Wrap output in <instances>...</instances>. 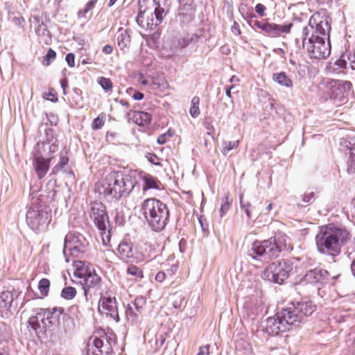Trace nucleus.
Segmentation results:
<instances>
[{
    "mask_svg": "<svg viewBox=\"0 0 355 355\" xmlns=\"http://www.w3.org/2000/svg\"><path fill=\"white\" fill-rule=\"evenodd\" d=\"M315 310V306L309 301L291 302L286 308L268 318L266 323V331L272 336L289 331L293 327L298 326L302 320L311 315Z\"/></svg>",
    "mask_w": 355,
    "mask_h": 355,
    "instance_id": "obj_1",
    "label": "nucleus"
},
{
    "mask_svg": "<svg viewBox=\"0 0 355 355\" xmlns=\"http://www.w3.org/2000/svg\"><path fill=\"white\" fill-rule=\"evenodd\" d=\"M135 184L131 175L121 171H112L96 184L95 190L104 197L118 200L127 197Z\"/></svg>",
    "mask_w": 355,
    "mask_h": 355,
    "instance_id": "obj_2",
    "label": "nucleus"
},
{
    "mask_svg": "<svg viewBox=\"0 0 355 355\" xmlns=\"http://www.w3.org/2000/svg\"><path fill=\"white\" fill-rule=\"evenodd\" d=\"M349 239L350 234L347 230L328 224L320 227L315 236V243L320 253L336 256Z\"/></svg>",
    "mask_w": 355,
    "mask_h": 355,
    "instance_id": "obj_3",
    "label": "nucleus"
},
{
    "mask_svg": "<svg viewBox=\"0 0 355 355\" xmlns=\"http://www.w3.org/2000/svg\"><path fill=\"white\" fill-rule=\"evenodd\" d=\"M295 43L306 49L311 58L318 60L327 58L331 53L329 41L325 42V38L313 34V26L309 24L302 29V37L295 39Z\"/></svg>",
    "mask_w": 355,
    "mask_h": 355,
    "instance_id": "obj_4",
    "label": "nucleus"
},
{
    "mask_svg": "<svg viewBox=\"0 0 355 355\" xmlns=\"http://www.w3.org/2000/svg\"><path fill=\"white\" fill-rule=\"evenodd\" d=\"M166 0H139L137 24L142 28L153 29L164 19Z\"/></svg>",
    "mask_w": 355,
    "mask_h": 355,
    "instance_id": "obj_5",
    "label": "nucleus"
},
{
    "mask_svg": "<svg viewBox=\"0 0 355 355\" xmlns=\"http://www.w3.org/2000/svg\"><path fill=\"white\" fill-rule=\"evenodd\" d=\"M141 213L155 231L162 230L167 224L169 216L167 205L155 198L146 199L141 203Z\"/></svg>",
    "mask_w": 355,
    "mask_h": 355,
    "instance_id": "obj_6",
    "label": "nucleus"
},
{
    "mask_svg": "<svg viewBox=\"0 0 355 355\" xmlns=\"http://www.w3.org/2000/svg\"><path fill=\"white\" fill-rule=\"evenodd\" d=\"M286 245L287 236L282 234L262 242L256 241L253 242L248 257L252 259H255L257 256L274 259L277 257L282 250L286 249Z\"/></svg>",
    "mask_w": 355,
    "mask_h": 355,
    "instance_id": "obj_7",
    "label": "nucleus"
},
{
    "mask_svg": "<svg viewBox=\"0 0 355 355\" xmlns=\"http://www.w3.org/2000/svg\"><path fill=\"white\" fill-rule=\"evenodd\" d=\"M76 277L80 279L85 295L87 296L90 290L98 291L101 286V277L96 273L92 264L82 261L73 262Z\"/></svg>",
    "mask_w": 355,
    "mask_h": 355,
    "instance_id": "obj_8",
    "label": "nucleus"
},
{
    "mask_svg": "<svg viewBox=\"0 0 355 355\" xmlns=\"http://www.w3.org/2000/svg\"><path fill=\"white\" fill-rule=\"evenodd\" d=\"M26 221L33 230H43L51 221V211L42 205H33L27 211Z\"/></svg>",
    "mask_w": 355,
    "mask_h": 355,
    "instance_id": "obj_9",
    "label": "nucleus"
},
{
    "mask_svg": "<svg viewBox=\"0 0 355 355\" xmlns=\"http://www.w3.org/2000/svg\"><path fill=\"white\" fill-rule=\"evenodd\" d=\"M293 270V264L290 261L282 260L270 264L262 272L263 279L282 284L288 277Z\"/></svg>",
    "mask_w": 355,
    "mask_h": 355,
    "instance_id": "obj_10",
    "label": "nucleus"
},
{
    "mask_svg": "<svg viewBox=\"0 0 355 355\" xmlns=\"http://www.w3.org/2000/svg\"><path fill=\"white\" fill-rule=\"evenodd\" d=\"M89 242L80 233L69 232L64 239V250L75 258H81L87 251Z\"/></svg>",
    "mask_w": 355,
    "mask_h": 355,
    "instance_id": "obj_11",
    "label": "nucleus"
},
{
    "mask_svg": "<svg viewBox=\"0 0 355 355\" xmlns=\"http://www.w3.org/2000/svg\"><path fill=\"white\" fill-rule=\"evenodd\" d=\"M91 340L94 347L92 352L94 355H112V343H116V336L114 334L98 331Z\"/></svg>",
    "mask_w": 355,
    "mask_h": 355,
    "instance_id": "obj_12",
    "label": "nucleus"
},
{
    "mask_svg": "<svg viewBox=\"0 0 355 355\" xmlns=\"http://www.w3.org/2000/svg\"><path fill=\"white\" fill-rule=\"evenodd\" d=\"M248 23L252 28L260 29L265 35L269 37H277L282 33H288L293 26L291 23L276 24L264 20L258 21L253 19H249Z\"/></svg>",
    "mask_w": 355,
    "mask_h": 355,
    "instance_id": "obj_13",
    "label": "nucleus"
},
{
    "mask_svg": "<svg viewBox=\"0 0 355 355\" xmlns=\"http://www.w3.org/2000/svg\"><path fill=\"white\" fill-rule=\"evenodd\" d=\"M58 150V146L52 144L49 146V157H44L40 154H35L33 155V165L37 176L39 179H42L48 173L50 168L51 159L54 157L53 154Z\"/></svg>",
    "mask_w": 355,
    "mask_h": 355,
    "instance_id": "obj_14",
    "label": "nucleus"
},
{
    "mask_svg": "<svg viewBox=\"0 0 355 355\" xmlns=\"http://www.w3.org/2000/svg\"><path fill=\"white\" fill-rule=\"evenodd\" d=\"M90 217L97 227L105 232L109 222L105 207L102 202L96 201L90 204Z\"/></svg>",
    "mask_w": 355,
    "mask_h": 355,
    "instance_id": "obj_15",
    "label": "nucleus"
},
{
    "mask_svg": "<svg viewBox=\"0 0 355 355\" xmlns=\"http://www.w3.org/2000/svg\"><path fill=\"white\" fill-rule=\"evenodd\" d=\"M156 257V248L148 242L139 243L135 248V262L148 263Z\"/></svg>",
    "mask_w": 355,
    "mask_h": 355,
    "instance_id": "obj_16",
    "label": "nucleus"
},
{
    "mask_svg": "<svg viewBox=\"0 0 355 355\" xmlns=\"http://www.w3.org/2000/svg\"><path fill=\"white\" fill-rule=\"evenodd\" d=\"M98 309L102 313L110 316L114 320H119L115 298L101 297L98 303Z\"/></svg>",
    "mask_w": 355,
    "mask_h": 355,
    "instance_id": "obj_17",
    "label": "nucleus"
},
{
    "mask_svg": "<svg viewBox=\"0 0 355 355\" xmlns=\"http://www.w3.org/2000/svg\"><path fill=\"white\" fill-rule=\"evenodd\" d=\"M118 254L121 259L125 262L135 261V252H133V245L130 241L123 240L117 248Z\"/></svg>",
    "mask_w": 355,
    "mask_h": 355,
    "instance_id": "obj_18",
    "label": "nucleus"
},
{
    "mask_svg": "<svg viewBox=\"0 0 355 355\" xmlns=\"http://www.w3.org/2000/svg\"><path fill=\"white\" fill-rule=\"evenodd\" d=\"M127 115L130 120L139 126L148 125L152 120V115L143 111L130 110Z\"/></svg>",
    "mask_w": 355,
    "mask_h": 355,
    "instance_id": "obj_19",
    "label": "nucleus"
},
{
    "mask_svg": "<svg viewBox=\"0 0 355 355\" xmlns=\"http://www.w3.org/2000/svg\"><path fill=\"white\" fill-rule=\"evenodd\" d=\"M330 85V96L331 98H338L343 96V92L347 89H349L352 86V83L349 81H340L333 80L329 83Z\"/></svg>",
    "mask_w": 355,
    "mask_h": 355,
    "instance_id": "obj_20",
    "label": "nucleus"
},
{
    "mask_svg": "<svg viewBox=\"0 0 355 355\" xmlns=\"http://www.w3.org/2000/svg\"><path fill=\"white\" fill-rule=\"evenodd\" d=\"M13 293L8 291L0 293V314L1 317L7 316L13 301Z\"/></svg>",
    "mask_w": 355,
    "mask_h": 355,
    "instance_id": "obj_21",
    "label": "nucleus"
},
{
    "mask_svg": "<svg viewBox=\"0 0 355 355\" xmlns=\"http://www.w3.org/2000/svg\"><path fill=\"white\" fill-rule=\"evenodd\" d=\"M328 272L326 270L315 268L304 275V280L309 284L322 283L327 279Z\"/></svg>",
    "mask_w": 355,
    "mask_h": 355,
    "instance_id": "obj_22",
    "label": "nucleus"
},
{
    "mask_svg": "<svg viewBox=\"0 0 355 355\" xmlns=\"http://www.w3.org/2000/svg\"><path fill=\"white\" fill-rule=\"evenodd\" d=\"M335 65L343 69H347L349 65L352 70H355V53L345 51L341 55L340 59L336 61Z\"/></svg>",
    "mask_w": 355,
    "mask_h": 355,
    "instance_id": "obj_23",
    "label": "nucleus"
},
{
    "mask_svg": "<svg viewBox=\"0 0 355 355\" xmlns=\"http://www.w3.org/2000/svg\"><path fill=\"white\" fill-rule=\"evenodd\" d=\"M272 78L274 82L282 87L288 89H292L293 87L292 79L284 71L274 73Z\"/></svg>",
    "mask_w": 355,
    "mask_h": 355,
    "instance_id": "obj_24",
    "label": "nucleus"
},
{
    "mask_svg": "<svg viewBox=\"0 0 355 355\" xmlns=\"http://www.w3.org/2000/svg\"><path fill=\"white\" fill-rule=\"evenodd\" d=\"M179 2V15L182 16H191L195 12L193 6L194 0H178Z\"/></svg>",
    "mask_w": 355,
    "mask_h": 355,
    "instance_id": "obj_25",
    "label": "nucleus"
},
{
    "mask_svg": "<svg viewBox=\"0 0 355 355\" xmlns=\"http://www.w3.org/2000/svg\"><path fill=\"white\" fill-rule=\"evenodd\" d=\"M143 180V191L145 192L148 189H159L161 185V182L155 177H153L149 174H145L142 177Z\"/></svg>",
    "mask_w": 355,
    "mask_h": 355,
    "instance_id": "obj_26",
    "label": "nucleus"
},
{
    "mask_svg": "<svg viewBox=\"0 0 355 355\" xmlns=\"http://www.w3.org/2000/svg\"><path fill=\"white\" fill-rule=\"evenodd\" d=\"M126 273L131 276L135 282L140 281L144 278L143 269L132 263L128 266Z\"/></svg>",
    "mask_w": 355,
    "mask_h": 355,
    "instance_id": "obj_27",
    "label": "nucleus"
},
{
    "mask_svg": "<svg viewBox=\"0 0 355 355\" xmlns=\"http://www.w3.org/2000/svg\"><path fill=\"white\" fill-rule=\"evenodd\" d=\"M153 89L159 92H165L169 88V84L162 76H157L153 79Z\"/></svg>",
    "mask_w": 355,
    "mask_h": 355,
    "instance_id": "obj_28",
    "label": "nucleus"
},
{
    "mask_svg": "<svg viewBox=\"0 0 355 355\" xmlns=\"http://www.w3.org/2000/svg\"><path fill=\"white\" fill-rule=\"evenodd\" d=\"M330 30V26L328 23L327 19H322L316 24L315 29L313 28L314 35H320L325 36Z\"/></svg>",
    "mask_w": 355,
    "mask_h": 355,
    "instance_id": "obj_29",
    "label": "nucleus"
},
{
    "mask_svg": "<svg viewBox=\"0 0 355 355\" xmlns=\"http://www.w3.org/2000/svg\"><path fill=\"white\" fill-rule=\"evenodd\" d=\"M69 161L67 152L60 153L58 163L53 168V173H58L65 168Z\"/></svg>",
    "mask_w": 355,
    "mask_h": 355,
    "instance_id": "obj_30",
    "label": "nucleus"
},
{
    "mask_svg": "<svg viewBox=\"0 0 355 355\" xmlns=\"http://www.w3.org/2000/svg\"><path fill=\"white\" fill-rule=\"evenodd\" d=\"M200 102V99L198 96H194L191 99L189 113L191 116L193 118L198 117L200 114V110L199 107Z\"/></svg>",
    "mask_w": 355,
    "mask_h": 355,
    "instance_id": "obj_31",
    "label": "nucleus"
},
{
    "mask_svg": "<svg viewBox=\"0 0 355 355\" xmlns=\"http://www.w3.org/2000/svg\"><path fill=\"white\" fill-rule=\"evenodd\" d=\"M117 44L123 50L130 44V37L127 32L121 33L118 35Z\"/></svg>",
    "mask_w": 355,
    "mask_h": 355,
    "instance_id": "obj_32",
    "label": "nucleus"
},
{
    "mask_svg": "<svg viewBox=\"0 0 355 355\" xmlns=\"http://www.w3.org/2000/svg\"><path fill=\"white\" fill-rule=\"evenodd\" d=\"M50 281L46 278H42L38 283V289L43 297L48 295L50 289Z\"/></svg>",
    "mask_w": 355,
    "mask_h": 355,
    "instance_id": "obj_33",
    "label": "nucleus"
},
{
    "mask_svg": "<svg viewBox=\"0 0 355 355\" xmlns=\"http://www.w3.org/2000/svg\"><path fill=\"white\" fill-rule=\"evenodd\" d=\"M98 83L106 92H112L113 89V83L110 78L105 77H99L97 79Z\"/></svg>",
    "mask_w": 355,
    "mask_h": 355,
    "instance_id": "obj_34",
    "label": "nucleus"
},
{
    "mask_svg": "<svg viewBox=\"0 0 355 355\" xmlns=\"http://www.w3.org/2000/svg\"><path fill=\"white\" fill-rule=\"evenodd\" d=\"M56 55V52L54 50L49 49L46 55L43 57L42 64L46 67L49 66L55 59Z\"/></svg>",
    "mask_w": 355,
    "mask_h": 355,
    "instance_id": "obj_35",
    "label": "nucleus"
},
{
    "mask_svg": "<svg viewBox=\"0 0 355 355\" xmlns=\"http://www.w3.org/2000/svg\"><path fill=\"white\" fill-rule=\"evenodd\" d=\"M76 290L72 286L64 287L61 292L62 297L66 300H71L76 296Z\"/></svg>",
    "mask_w": 355,
    "mask_h": 355,
    "instance_id": "obj_36",
    "label": "nucleus"
},
{
    "mask_svg": "<svg viewBox=\"0 0 355 355\" xmlns=\"http://www.w3.org/2000/svg\"><path fill=\"white\" fill-rule=\"evenodd\" d=\"M189 44V40L185 37H175L173 40V46L175 49H180L186 47Z\"/></svg>",
    "mask_w": 355,
    "mask_h": 355,
    "instance_id": "obj_37",
    "label": "nucleus"
},
{
    "mask_svg": "<svg viewBox=\"0 0 355 355\" xmlns=\"http://www.w3.org/2000/svg\"><path fill=\"white\" fill-rule=\"evenodd\" d=\"M105 116L104 114H99L96 118H95L92 124V128L93 130H98L101 129L105 124Z\"/></svg>",
    "mask_w": 355,
    "mask_h": 355,
    "instance_id": "obj_38",
    "label": "nucleus"
},
{
    "mask_svg": "<svg viewBox=\"0 0 355 355\" xmlns=\"http://www.w3.org/2000/svg\"><path fill=\"white\" fill-rule=\"evenodd\" d=\"M349 165L347 167V172L353 173L355 172V148H351L349 149Z\"/></svg>",
    "mask_w": 355,
    "mask_h": 355,
    "instance_id": "obj_39",
    "label": "nucleus"
},
{
    "mask_svg": "<svg viewBox=\"0 0 355 355\" xmlns=\"http://www.w3.org/2000/svg\"><path fill=\"white\" fill-rule=\"evenodd\" d=\"M43 97L47 101L55 103L58 101V94L53 88H49L48 92L43 94Z\"/></svg>",
    "mask_w": 355,
    "mask_h": 355,
    "instance_id": "obj_40",
    "label": "nucleus"
},
{
    "mask_svg": "<svg viewBox=\"0 0 355 355\" xmlns=\"http://www.w3.org/2000/svg\"><path fill=\"white\" fill-rule=\"evenodd\" d=\"M174 130L171 129H168L167 132L164 134L160 135L157 139V141L159 144H164L168 138L172 137L174 135Z\"/></svg>",
    "mask_w": 355,
    "mask_h": 355,
    "instance_id": "obj_41",
    "label": "nucleus"
},
{
    "mask_svg": "<svg viewBox=\"0 0 355 355\" xmlns=\"http://www.w3.org/2000/svg\"><path fill=\"white\" fill-rule=\"evenodd\" d=\"M28 324L36 333L41 329V326L37 316H31L28 320Z\"/></svg>",
    "mask_w": 355,
    "mask_h": 355,
    "instance_id": "obj_42",
    "label": "nucleus"
},
{
    "mask_svg": "<svg viewBox=\"0 0 355 355\" xmlns=\"http://www.w3.org/2000/svg\"><path fill=\"white\" fill-rule=\"evenodd\" d=\"M239 141H225L223 142V149L225 151L232 150L238 146Z\"/></svg>",
    "mask_w": 355,
    "mask_h": 355,
    "instance_id": "obj_43",
    "label": "nucleus"
},
{
    "mask_svg": "<svg viewBox=\"0 0 355 355\" xmlns=\"http://www.w3.org/2000/svg\"><path fill=\"white\" fill-rule=\"evenodd\" d=\"M147 159L153 164L161 166L160 158L154 153H148L146 155Z\"/></svg>",
    "mask_w": 355,
    "mask_h": 355,
    "instance_id": "obj_44",
    "label": "nucleus"
},
{
    "mask_svg": "<svg viewBox=\"0 0 355 355\" xmlns=\"http://www.w3.org/2000/svg\"><path fill=\"white\" fill-rule=\"evenodd\" d=\"M315 200V193L313 191L305 193L302 196V201L305 203L311 204Z\"/></svg>",
    "mask_w": 355,
    "mask_h": 355,
    "instance_id": "obj_45",
    "label": "nucleus"
},
{
    "mask_svg": "<svg viewBox=\"0 0 355 355\" xmlns=\"http://www.w3.org/2000/svg\"><path fill=\"white\" fill-rule=\"evenodd\" d=\"M231 203L228 200V197H225V202L221 205L220 212V216H223L230 208Z\"/></svg>",
    "mask_w": 355,
    "mask_h": 355,
    "instance_id": "obj_46",
    "label": "nucleus"
},
{
    "mask_svg": "<svg viewBox=\"0 0 355 355\" xmlns=\"http://www.w3.org/2000/svg\"><path fill=\"white\" fill-rule=\"evenodd\" d=\"M65 60L70 67H75V56L73 53H69L67 54Z\"/></svg>",
    "mask_w": 355,
    "mask_h": 355,
    "instance_id": "obj_47",
    "label": "nucleus"
},
{
    "mask_svg": "<svg viewBox=\"0 0 355 355\" xmlns=\"http://www.w3.org/2000/svg\"><path fill=\"white\" fill-rule=\"evenodd\" d=\"M266 6L261 3H258L255 6L256 12L261 17L265 16Z\"/></svg>",
    "mask_w": 355,
    "mask_h": 355,
    "instance_id": "obj_48",
    "label": "nucleus"
},
{
    "mask_svg": "<svg viewBox=\"0 0 355 355\" xmlns=\"http://www.w3.org/2000/svg\"><path fill=\"white\" fill-rule=\"evenodd\" d=\"M64 312V308H62V307H55V308L52 309L51 311H48L47 318H49V313H51L53 315L55 314V315H57L58 317H59V315L63 314Z\"/></svg>",
    "mask_w": 355,
    "mask_h": 355,
    "instance_id": "obj_49",
    "label": "nucleus"
},
{
    "mask_svg": "<svg viewBox=\"0 0 355 355\" xmlns=\"http://www.w3.org/2000/svg\"><path fill=\"white\" fill-rule=\"evenodd\" d=\"M97 1H98V0H90L89 1H88L87 3V4L85 5V7L84 9V12L87 13L89 10L93 9L94 8L96 3H97Z\"/></svg>",
    "mask_w": 355,
    "mask_h": 355,
    "instance_id": "obj_50",
    "label": "nucleus"
},
{
    "mask_svg": "<svg viewBox=\"0 0 355 355\" xmlns=\"http://www.w3.org/2000/svg\"><path fill=\"white\" fill-rule=\"evenodd\" d=\"M166 273L163 271H159L156 274L155 279L157 282L162 283L166 279Z\"/></svg>",
    "mask_w": 355,
    "mask_h": 355,
    "instance_id": "obj_51",
    "label": "nucleus"
},
{
    "mask_svg": "<svg viewBox=\"0 0 355 355\" xmlns=\"http://www.w3.org/2000/svg\"><path fill=\"white\" fill-rule=\"evenodd\" d=\"M178 264L174 263V264L171 265L169 268L166 269V273L169 276H173L176 273V272L178 271Z\"/></svg>",
    "mask_w": 355,
    "mask_h": 355,
    "instance_id": "obj_52",
    "label": "nucleus"
},
{
    "mask_svg": "<svg viewBox=\"0 0 355 355\" xmlns=\"http://www.w3.org/2000/svg\"><path fill=\"white\" fill-rule=\"evenodd\" d=\"M209 345L202 346L199 348L198 355H209Z\"/></svg>",
    "mask_w": 355,
    "mask_h": 355,
    "instance_id": "obj_53",
    "label": "nucleus"
},
{
    "mask_svg": "<svg viewBox=\"0 0 355 355\" xmlns=\"http://www.w3.org/2000/svg\"><path fill=\"white\" fill-rule=\"evenodd\" d=\"M12 21L17 26L24 27L25 20L22 17H15Z\"/></svg>",
    "mask_w": 355,
    "mask_h": 355,
    "instance_id": "obj_54",
    "label": "nucleus"
},
{
    "mask_svg": "<svg viewBox=\"0 0 355 355\" xmlns=\"http://www.w3.org/2000/svg\"><path fill=\"white\" fill-rule=\"evenodd\" d=\"M132 98L135 99V100H137V101H140V100H142L144 97V95L143 93L140 92H138V91H135L134 94H132Z\"/></svg>",
    "mask_w": 355,
    "mask_h": 355,
    "instance_id": "obj_55",
    "label": "nucleus"
},
{
    "mask_svg": "<svg viewBox=\"0 0 355 355\" xmlns=\"http://www.w3.org/2000/svg\"><path fill=\"white\" fill-rule=\"evenodd\" d=\"M102 51L105 54H111L113 51V48L111 45L107 44L103 48Z\"/></svg>",
    "mask_w": 355,
    "mask_h": 355,
    "instance_id": "obj_56",
    "label": "nucleus"
},
{
    "mask_svg": "<svg viewBox=\"0 0 355 355\" xmlns=\"http://www.w3.org/2000/svg\"><path fill=\"white\" fill-rule=\"evenodd\" d=\"M250 290H252L254 293H258L257 288L258 283L256 281H254L251 283L250 286H248Z\"/></svg>",
    "mask_w": 355,
    "mask_h": 355,
    "instance_id": "obj_57",
    "label": "nucleus"
},
{
    "mask_svg": "<svg viewBox=\"0 0 355 355\" xmlns=\"http://www.w3.org/2000/svg\"><path fill=\"white\" fill-rule=\"evenodd\" d=\"M126 315L128 318H132V319H134L136 317V315L133 313L131 308L127 309Z\"/></svg>",
    "mask_w": 355,
    "mask_h": 355,
    "instance_id": "obj_58",
    "label": "nucleus"
},
{
    "mask_svg": "<svg viewBox=\"0 0 355 355\" xmlns=\"http://www.w3.org/2000/svg\"><path fill=\"white\" fill-rule=\"evenodd\" d=\"M232 31L235 34H241V31L239 29V26L236 23H234V26L232 27Z\"/></svg>",
    "mask_w": 355,
    "mask_h": 355,
    "instance_id": "obj_59",
    "label": "nucleus"
},
{
    "mask_svg": "<svg viewBox=\"0 0 355 355\" xmlns=\"http://www.w3.org/2000/svg\"><path fill=\"white\" fill-rule=\"evenodd\" d=\"M70 311H76V312H79V307L78 305H72L71 307H70Z\"/></svg>",
    "mask_w": 355,
    "mask_h": 355,
    "instance_id": "obj_60",
    "label": "nucleus"
},
{
    "mask_svg": "<svg viewBox=\"0 0 355 355\" xmlns=\"http://www.w3.org/2000/svg\"><path fill=\"white\" fill-rule=\"evenodd\" d=\"M120 103L123 106H125L126 107H130V103L127 101L121 100Z\"/></svg>",
    "mask_w": 355,
    "mask_h": 355,
    "instance_id": "obj_61",
    "label": "nucleus"
},
{
    "mask_svg": "<svg viewBox=\"0 0 355 355\" xmlns=\"http://www.w3.org/2000/svg\"><path fill=\"white\" fill-rule=\"evenodd\" d=\"M234 89V87H226V94L227 96H228L229 97L231 96V90Z\"/></svg>",
    "mask_w": 355,
    "mask_h": 355,
    "instance_id": "obj_62",
    "label": "nucleus"
},
{
    "mask_svg": "<svg viewBox=\"0 0 355 355\" xmlns=\"http://www.w3.org/2000/svg\"><path fill=\"white\" fill-rule=\"evenodd\" d=\"M60 84H61V85H62V88L64 89H65V87H66V85H67V80H65V79H62V80H60Z\"/></svg>",
    "mask_w": 355,
    "mask_h": 355,
    "instance_id": "obj_63",
    "label": "nucleus"
},
{
    "mask_svg": "<svg viewBox=\"0 0 355 355\" xmlns=\"http://www.w3.org/2000/svg\"><path fill=\"white\" fill-rule=\"evenodd\" d=\"M41 355H55V354L51 351H46L42 352Z\"/></svg>",
    "mask_w": 355,
    "mask_h": 355,
    "instance_id": "obj_64",
    "label": "nucleus"
}]
</instances>
